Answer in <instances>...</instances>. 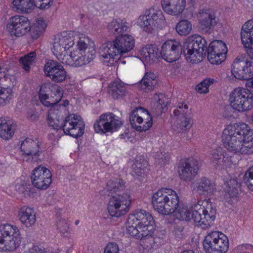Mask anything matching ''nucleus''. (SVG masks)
Segmentation results:
<instances>
[{
  "instance_id": "f257e3e1",
  "label": "nucleus",
  "mask_w": 253,
  "mask_h": 253,
  "mask_svg": "<svg viewBox=\"0 0 253 253\" xmlns=\"http://www.w3.org/2000/svg\"><path fill=\"white\" fill-rule=\"evenodd\" d=\"M222 140L225 148L233 153H253V130L247 124L227 126L223 130Z\"/></svg>"
},
{
  "instance_id": "f03ea898",
  "label": "nucleus",
  "mask_w": 253,
  "mask_h": 253,
  "mask_svg": "<svg viewBox=\"0 0 253 253\" xmlns=\"http://www.w3.org/2000/svg\"><path fill=\"white\" fill-rule=\"evenodd\" d=\"M47 122L54 129L63 128L65 134L75 138L82 136L84 133L85 125L81 116L70 114L63 120L58 109H56L55 107L51 108L48 111Z\"/></svg>"
},
{
  "instance_id": "7ed1b4c3",
  "label": "nucleus",
  "mask_w": 253,
  "mask_h": 253,
  "mask_svg": "<svg viewBox=\"0 0 253 253\" xmlns=\"http://www.w3.org/2000/svg\"><path fill=\"white\" fill-rule=\"evenodd\" d=\"M134 40L128 34L119 36L112 42L103 43L99 48V54L104 62H109L119 59L134 46Z\"/></svg>"
},
{
  "instance_id": "20e7f679",
  "label": "nucleus",
  "mask_w": 253,
  "mask_h": 253,
  "mask_svg": "<svg viewBox=\"0 0 253 253\" xmlns=\"http://www.w3.org/2000/svg\"><path fill=\"white\" fill-rule=\"evenodd\" d=\"M152 202L155 210L163 215H169L177 209L179 197L171 189L162 188L153 194Z\"/></svg>"
},
{
  "instance_id": "39448f33",
  "label": "nucleus",
  "mask_w": 253,
  "mask_h": 253,
  "mask_svg": "<svg viewBox=\"0 0 253 253\" xmlns=\"http://www.w3.org/2000/svg\"><path fill=\"white\" fill-rule=\"evenodd\" d=\"M206 41L199 35H193L183 43L182 52L186 61L192 64L202 61L206 56Z\"/></svg>"
},
{
  "instance_id": "423d86ee",
  "label": "nucleus",
  "mask_w": 253,
  "mask_h": 253,
  "mask_svg": "<svg viewBox=\"0 0 253 253\" xmlns=\"http://www.w3.org/2000/svg\"><path fill=\"white\" fill-rule=\"evenodd\" d=\"M20 232L15 225L10 224L0 225V251L13 252L21 243Z\"/></svg>"
},
{
  "instance_id": "0eeeda50",
  "label": "nucleus",
  "mask_w": 253,
  "mask_h": 253,
  "mask_svg": "<svg viewBox=\"0 0 253 253\" xmlns=\"http://www.w3.org/2000/svg\"><path fill=\"white\" fill-rule=\"evenodd\" d=\"M74 44L73 38L66 33H63L55 37L52 50L59 61L68 65L71 59V51L70 54H68L67 51Z\"/></svg>"
},
{
  "instance_id": "6e6552de",
  "label": "nucleus",
  "mask_w": 253,
  "mask_h": 253,
  "mask_svg": "<svg viewBox=\"0 0 253 253\" xmlns=\"http://www.w3.org/2000/svg\"><path fill=\"white\" fill-rule=\"evenodd\" d=\"M229 101L234 110L248 111L253 107V95L247 88L237 87L230 93Z\"/></svg>"
},
{
  "instance_id": "1a4fd4ad",
  "label": "nucleus",
  "mask_w": 253,
  "mask_h": 253,
  "mask_svg": "<svg viewBox=\"0 0 253 253\" xmlns=\"http://www.w3.org/2000/svg\"><path fill=\"white\" fill-rule=\"evenodd\" d=\"M203 247L207 253H226L229 249V240L223 233L213 231L205 237Z\"/></svg>"
},
{
  "instance_id": "9d476101",
  "label": "nucleus",
  "mask_w": 253,
  "mask_h": 253,
  "mask_svg": "<svg viewBox=\"0 0 253 253\" xmlns=\"http://www.w3.org/2000/svg\"><path fill=\"white\" fill-rule=\"evenodd\" d=\"M201 201H198L192 205L191 218L197 223L198 226L203 229L211 226L215 217L216 210L213 208L205 209L202 207Z\"/></svg>"
},
{
  "instance_id": "9b49d317",
  "label": "nucleus",
  "mask_w": 253,
  "mask_h": 253,
  "mask_svg": "<svg viewBox=\"0 0 253 253\" xmlns=\"http://www.w3.org/2000/svg\"><path fill=\"white\" fill-rule=\"evenodd\" d=\"M62 88L58 84L45 83L42 84L39 91V98L42 104L46 107H54L61 100ZM58 105L55 106L58 107Z\"/></svg>"
},
{
  "instance_id": "f8f14e48",
  "label": "nucleus",
  "mask_w": 253,
  "mask_h": 253,
  "mask_svg": "<svg viewBox=\"0 0 253 253\" xmlns=\"http://www.w3.org/2000/svg\"><path fill=\"white\" fill-rule=\"evenodd\" d=\"M131 198L129 194L123 193L111 197L108 205V211L112 216H121L129 210Z\"/></svg>"
},
{
  "instance_id": "ddd939ff",
  "label": "nucleus",
  "mask_w": 253,
  "mask_h": 253,
  "mask_svg": "<svg viewBox=\"0 0 253 253\" xmlns=\"http://www.w3.org/2000/svg\"><path fill=\"white\" fill-rule=\"evenodd\" d=\"M164 21L165 18L161 10L150 8L146 10L144 15L139 17L138 23L144 31L150 32Z\"/></svg>"
},
{
  "instance_id": "4468645a",
  "label": "nucleus",
  "mask_w": 253,
  "mask_h": 253,
  "mask_svg": "<svg viewBox=\"0 0 253 253\" xmlns=\"http://www.w3.org/2000/svg\"><path fill=\"white\" fill-rule=\"evenodd\" d=\"M122 125V122L118 117L109 113L101 115L94 124V128L96 132L105 133L116 131Z\"/></svg>"
},
{
  "instance_id": "2eb2a0df",
  "label": "nucleus",
  "mask_w": 253,
  "mask_h": 253,
  "mask_svg": "<svg viewBox=\"0 0 253 253\" xmlns=\"http://www.w3.org/2000/svg\"><path fill=\"white\" fill-rule=\"evenodd\" d=\"M131 125L140 131L148 130L152 126V118L144 108L138 107L134 109L130 116Z\"/></svg>"
},
{
  "instance_id": "dca6fc26",
  "label": "nucleus",
  "mask_w": 253,
  "mask_h": 253,
  "mask_svg": "<svg viewBox=\"0 0 253 253\" xmlns=\"http://www.w3.org/2000/svg\"><path fill=\"white\" fill-rule=\"evenodd\" d=\"M20 151L23 161L31 163H38L40 160V147L37 140L27 138L21 144Z\"/></svg>"
},
{
  "instance_id": "f3484780",
  "label": "nucleus",
  "mask_w": 253,
  "mask_h": 253,
  "mask_svg": "<svg viewBox=\"0 0 253 253\" xmlns=\"http://www.w3.org/2000/svg\"><path fill=\"white\" fill-rule=\"evenodd\" d=\"M43 71L45 75L55 83H62L67 79V73L66 70L55 60H47L43 66Z\"/></svg>"
},
{
  "instance_id": "a211bd4d",
  "label": "nucleus",
  "mask_w": 253,
  "mask_h": 253,
  "mask_svg": "<svg viewBox=\"0 0 253 253\" xmlns=\"http://www.w3.org/2000/svg\"><path fill=\"white\" fill-rule=\"evenodd\" d=\"M50 171L41 166L35 169L32 173L31 179L33 185L39 189H46L52 181Z\"/></svg>"
},
{
  "instance_id": "6ab92c4d",
  "label": "nucleus",
  "mask_w": 253,
  "mask_h": 253,
  "mask_svg": "<svg viewBox=\"0 0 253 253\" xmlns=\"http://www.w3.org/2000/svg\"><path fill=\"white\" fill-rule=\"evenodd\" d=\"M227 48L224 42L221 41L211 42L208 50V58L212 64H219L225 59Z\"/></svg>"
},
{
  "instance_id": "aec40b11",
  "label": "nucleus",
  "mask_w": 253,
  "mask_h": 253,
  "mask_svg": "<svg viewBox=\"0 0 253 253\" xmlns=\"http://www.w3.org/2000/svg\"><path fill=\"white\" fill-rule=\"evenodd\" d=\"M182 46L175 40L166 41L162 46L161 54L163 58L169 62L178 60L182 52Z\"/></svg>"
},
{
  "instance_id": "412c9836",
  "label": "nucleus",
  "mask_w": 253,
  "mask_h": 253,
  "mask_svg": "<svg viewBox=\"0 0 253 253\" xmlns=\"http://www.w3.org/2000/svg\"><path fill=\"white\" fill-rule=\"evenodd\" d=\"M7 29L11 35L20 37L30 31V23L27 18L16 15L10 19Z\"/></svg>"
},
{
  "instance_id": "4be33fe9",
  "label": "nucleus",
  "mask_w": 253,
  "mask_h": 253,
  "mask_svg": "<svg viewBox=\"0 0 253 253\" xmlns=\"http://www.w3.org/2000/svg\"><path fill=\"white\" fill-rule=\"evenodd\" d=\"M198 162L194 159H189L181 163L179 167V175L185 181H190L195 177L199 169Z\"/></svg>"
},
{
  "instance_id": "5701e85b",
  "label": "nucleus",
  "mask_w": 253,
  "mask_h": 253,
  "mask_svg": "<svg viewBox=\"0 0 253 253\" xmlns=\"http://www.w3.org/2000/svg\"><path fill=\"white\" fill-rule=\"evenodd\" d=\"M251 66L250 61L244 58H237L232 64V74L238 79L246 80L250 77Z\"/></svg>"
},
{
  "instance_id": "b1692460",
  "label": "nucleus",
  "mask_w": 253,
  "mask_h": 253,
  "mask_svg": "<svg viewBox=\"0 0 253 253\" xmlns=\"http://www.w3.org/2000/svg\"><path fill=\"white\" fill-rule=\"evenodd\" d=\"M96 50L81 51L78 50L71 51V59L69 66L78 67L89 63L95 57Z\"/></svg>"
},
{
  "instance_id": "393cba45",
  "label": "nucleus",
  "mask_w": 253,
  "mask_h": 253,
  "mask_svg": "<svg viewBox=\"0 0 253 253\" xmlns=\"http://www.w3.org/2000/svg\"><path fill=\"white\" fill-rule=\"evenodd\" d=\"M163 9L169 14L178 15L185 8L186 0H161Z\"/></svg>"
},
{
  "instance_id": "a878e982",
  "label": "nucleus",
  "mask_w": 253,
  "mask_h": 253,
  "mask_svg": "<svg viewBox=\"0 0 253 253\" xmlns=\"http://www.w3.org/2000/svg\"><path fill=\"white\" fill-rule=\"evenodd\" d=\"M18 217L22 224L28 228L33 225L36 221V213L33 208L24 206L18 211Z\"/></svg>"
},
{
  "instance_id": "bb28decb",
  "label": "nucleus",
  "mask_w": 253,
  "mask_h": 253,
  "mask_svg": "<svg viewBox=\"0 0 253 253\" xmlns=\"http://www.w3.org/2000/svg\"><path fill=\"white\" fill-rule=\"evenodd\" d=\"M215 189L214 183L208 178L202 177L197 181L193 190L200 195H211Z\"/></svg>"
},
{
  "instance_id": "cd10ccee",
  "label": "nucleus",
  "mask_w": 253,
  "mask_h": 253,
  "mask_svg": "<svg viewBox=\"0 0 253 253\" xmlns=\"http://www.w3.org/2000/svg\"><path fill=\"white\" fill-rule=\"evenodd\" d=\"M139 52L140 59L148 64L154 63L159 57V49L154 45H147L142 47Z\"/></svg>"
},
{
  "instance_id": "c85d7f7f",
  "label": "nucleus",
  "mask_w": 253,
  "mask_h": 253,
  "mask_svg": "<svg viewBox=\"0 0 253 253\" xmlns=\"http://www.w3.org/2000/svg\"><path fill=\"white\" fill-rule=\"evenodd\" d=\"M3 80L6 81L8 84L6 87H0V105H3L9 102L13 96V91L11 86H13L14 77L12 76H5Z\"/></svg>"
},
{
  "instance_id": "c756f323",
  "label": "nucleus",
  "mask_w": 253,
  "mask_h": 253,
  "mask_svg": "<svg viewBox=\"0 0 253 253\" xmlns=\"http://www.w3.org/2000/svg\"><path fill=\"white\" fill-rule=\"evenodd\" d=\"M128 29L127 23L120 19H113L107 25L108 31L115 35L124 36V32H126Z\"/></svg>"
},
{
  "instance_id": "7c9ffc66",
  "label": "nucleus",
  "mask_w": 253,
  "mask_h": 253,
  "mask_svg": "<svg viewBox=\"0 0 253 253\" xmlns=\"http://www.w3.org/2000/svg\"><path fill=\"white\" fill-rule=\"evenodd\" d=\"M156 75L152 72H146L138 84L139 87L145 92L153 90L157 84Z\"/></svg>"
},
{
  "instance_id": "2f4dec72",
  "label": "nucleus",
  "mask_w": 253,
  "mask_h": 253,
  "mask_svg": "<svg viewBox=\"0 0 253 253\" xmlns=\"http://www.w3.org/2000/svg\"><path fill=\"white\" fill-rule=\"evenodd\" d=\"M241 38L244 46L253 43V21H248L241 30Z\"/></svg>"
},
{
  "instance_id": "473e14b6",
  "label": "nucleus",
  "mask_w": 253,
  "mask_h": 253,
  "mask_svg": "<svg viewBox=\"0 0 253 253\" xmlns=\"http://www.w3.org/2000/svg\"><path fill=\"white\" fill-rule=\"evenodd\" d=\"M129 216L131 217L138 225L154 224V221L152 215L145 210H137L134 213L130 214Z\"/></svg>"
},
{
  "instance_id": "72a5a7b5",
  "label": "nucleus",
  "mask_w": 253,
  "mask_h": 253,
  "mask_svg": "<svg viewBox=\"0 0 253 253\" xmlns=\"http://www.w3.org/2000/svg\"><path fill=\"white\" fill-rule=\"evenodd\" d=\"M15 127L9 121L0 119V137L4 140L12 138L15 132Z\"/></svg>"
},
{
  "instance_id": "f704fd0d",
  "label": "nucleus",
  "mask_w": 253,
  "mask_h": 253,
  "mask_svg": "<svg viewBox=\"0 0 253 253\" xmlns=\"http://www.w3.org/2000/svg\"><path fill=\"white\" fill-rule=\"evenodd\" d=\"M200 27L202 30L208 32L213 25L214 20L212 15L207 11L200 10L197 15Z\"/></svg>"
},
{
  "instance_id": "c9c22d12",
  "label": "nucleus",
  "mask_w": 253,
  "mask_h": 253,
  "mask_svg": "<svg viewBox=\"0 0 253 253\" xmlns=\"http://www.w3.org/2000/svg\"><path fill=\"white\" fill-rule=\"evenodd\" d=\"M13 9L17 12H30L35 6V0H13Z\"/></svg>"
},
{
  "instance_id": "e433bc0d",
  "label": "nucleus",
  "mask_w": 253,
  "mask_h": 253,
  "mask_svg": "<svg viewBox=\"0 0 253 253\" xmlns=\"http://www.w3.org/2000/svg\"><path fill=\"white\" fill-rule=\"evenodd\" d=\"M125 188V182L121 179L116 178L108 181L104 190L105 193L109 195L113 193L121 191Z\"/></svg>"
},
{
  "instance_id": "4c0bfd02",
  "label": "nucleus",
  "mask_w": 253,
  "mask_h": 253,
  "mask_svg": "<svg viewBox=\"0 0 253 253\" xmlns=\"http://www.w3.org/2000/svg\"><path fill=\"white\" fill-rule=\"evenodd\" d=\"M77 47L75 50H78L80 52L96 50L94 42L88 37L85 36L80 37Z\"/></svg>"
},
{
  "instance_id": "58836bf2",
  "label": "nucleus",
  "mask_w": 253,
  "mask_h": 253,
  "mask_svg": "<svg viewBox=\"0 0 253 253\" xmlns=\"http://www.w3.org/2000/svg\"><path fill=\"white\" fill-rule=\"evenodd\" d=\"M126 92L125 86L122 83L114 82L109 86L108 92L115 99H117L125 95Z\"/></svg>"
},
{
  "instance_id": "ea45409f",
  "label": "nucleus",
  "mask_w": 253,
  "mask_h": 253,
  "mask_svg": "<svg viewBox=\"0 0 253 253\" xmlns=\"http://www.w3.org/2000/svg\"><path fill=\"white\" fill-rule=\"evenodd\" d=\"M154 224H144L138 225V239L141 240L151 238L154 232Z\"/></svg>"
},
{
  "instance_id": "a19ab883",
  "label": "nucleus",
  "mask_w": 253,
  "mask_h": 253,
  "mask_svg": "<svg viewBox=\"0 0 253 253\" xmlns=\"http://www.w3.org/2000/svg\"><path fill=\"white\" fill-rule=\"evenodd\" d=\"M36 58V52L32 51L21 57L19 61L22 68L26 71H29L31 66L35 62Z\"/></svg>"
},
{
  "instance_id": "79ce46f5",
  "label": "nucleus",
  "mask_w": 253,
  "mask_h": 253,
  "mask_svg": "<svg viewBox=\"0 0 253 253\" xmlns=\"http://www.w3.org/2000/svg\"><path fill=\"white\" fill-rule=\"evenodd\" d=\"M176 32L180 36H185L190 33L192 30L191 23L187 20H182L177 23L175 26Z\"/></svg>"
},
{
  "instance_id": "37998d69",
  "label": "nucleus",
  "mask_w": 253,
  "mask_h": 253,
  "mask_svg": "<svg viewBox=\"0 0 253 253\" xmlns=\"http://www.w3.org/2000/svg\"><path fill=\"white\" fill-rule=\"evenodd\" d=\"M147 165V162L144 159L136 160L132 166V174L133 176L141 175L145 172Z\"/></svg>"
},
{
  "instance_id": "c03bdc74",
  "label": "nucleus",
  "mask_w": 253,
  "mask_h": 253,
  "mask_svg": "<svg viewBox=\"0 0 253 253\" xmlns=\"http://www.w3.org/2000/svg\"><path fill=\"white\" fill-rule=\"evenodd\" d=\"M176 218L184 221H189L191 219V211L187 207L180 206L174 211Z\"/></svg>"
},
{
  "instance_id": "a18cd8bd",
  "label": "nucleus",
  "mask_w": 253,
  "mask_h": 253,
  "mask_svg": "<svg viewBox=\"0 0 253 253\" xmlns=\"http://www.w3.org/2000/svg\"><path fill=\"white\" fill-rule=\"evenodd\" d=\"M178 116L179 118L177 122V125L180 130L190 129L192 126V120L190 114L189 113H185V115L182 114Z\"/></svg>"
},
{
  "instance_id": "49530a36",
  "label": "nucleus",
  "mask_w": 253,
  "mask_h": 253,
  "mask_svg": "<svg viewBox=\"0 0 253 253\" xmlns=\"http://www.w3.org/2000/svg\"><path fill=\"white\" fill-rule=\"evenodd\" d=\"M126 226L127 233L132 236H135L138 238V224L131 217L128 216Z\"/></svg>"
},
{
  "instance_id": "de8ad7c7",
  "label": "nucleus",
  "mask_w": 253,
  "mask_h": 253,
  "mask_svg": "<svg viewBox=\"0 0 253 253\" xmlns=\"http://www.w3.org/2000/svg\"><path fill=\"white\" fill-rule=\"evenodd\" d=\"M215 80L213 79H206L196 85L195 89L200 93H207L209 92V86Z\"/></svg>"
},
{
  "instance_id": "09e8293b",
  "label": "nucleus",
  "mask_w": 253,
  "mask_h": 253,
  "mask_svg": "<svg viewBox=\"0 0 253 253\" xmlns=\"http://www.w3.org/2000/svg\"><path fill=\"white\" fill-rule=\"evenodd\" d=\"M227 185L228 188L227 189L228 193L231 197L236 196L238 193L237 188L239 187V183L235 179L230 180Z\"/></svg>"
},
{
  "instance_id": "8fccbe9b",
  "label": "nucleus",
  "mask_w": 253,
  "mask_h": 253,
  "mask_svg": "<svg viewBox=\"0 0 253 253\" xmlns=\"http://www.w3.org/2000/svg\"><path fill=\"white\" fill-rule=\"evenodd\" d=\"M154 99L158 102L162 109H164L169 103V98H167L165 95L162 93L159 94H156L154 96Z\"/></svg>"
},
{
  "instance_id": "3c124183",
  "label": "nucleus",
  "mask_w": 253,
  "mask_h": 253,
  "mask_svg": "<svg viewBox=\"0 0 253 253\" xmlns=\"http://www.w3.org/2000/svg\"><path fill=\"white\" fill-rule=\"evenodd\" d=\"M57 229L62 234L67 236L69 229V226L65 219H60L57 222Z\"/></svg>"
},
{
  "instance_id": "603ef678",
  "label": "nucleus",
  "mask_w": 253,
  "mask_h": 253,
  "mask_svg": "<svg viewBox=\"0 0 253 253\" xmlns=\"http://www.w3.org/2000/svg\"><path fill=\"white\" fill-rule=\"evenodd\" d=\"M244 177L246 184L251 190L253 191V166L246 172Z\"/></svg>"
},
{
  "instance_id": "864d4df0",
  "label": "nucleus",
  "mask_w": 253,
  "mask_h": 253,
  "mask_svg": "<svg viewBox=\"0 0 253 253\" xmlns=\"http://www.w3.org/2000/svg\"><path fill=\"white\" fill-rule=\"evenodd\" d=\"M119 248L118 245L115 242H110L107 244L104 248L103 253H119Z\"/></svg>"
},
{
  "instance_id": "5fc2aeb1",
  "label": "nucleus",
  "mask_w": 253,
  "mask_h": 253,
  "mask_svg": "<svg viewBox=\"0 0 253 253\" xmlns=\"http://www.w3.org/2000/svg\"><path fill=\"white\" fill-rule=\"evenodd\" d=\"M35 6L40 9H46L52 4V0H35Z\"/></svg>"
},
{
  "instance_id": "6e6d98bb",
  "label": "nucleus",
  "mask_w": 253,
  "mask_h": 253,
  "mask_svg": "<svg viewBox=\"0 0 253 253\" xmlns=\"http://www.w3.org/2000/svg\"><path fill=\"white\" fill-rule=\"evenodd\" d=\"M178 109L176 110H174L173 111V113L176 116H180L183 114L185 115V113H187L185 111L187 112V110L188 108V106L186 104H184L183 103H179L177 106Z\"/></svg>"
},
{
  "instance_id": "4d7b16f0",
  "label": "nucleus",
  "mask_w": 253,
  "mask_h": 253,
  "mask_svg": "<svg viewBox=\"0 0 253 253\" xmlns=\"http://www.w3.org/2000/svg\"><path fill=\"white\" fill-rule=\"evenodd\" d=\"M157 159H158L160 163L164 164L169 161L170 156L169 154L165 152H160L157 154Z\"/></svg>"
},
{
  "instance_id": "13d9d810",
  "label": "nucleus",
  "mask_w": 253,
  "mask_h": 253,
  "mask_svg": "<svg viewBox=\"0 0 253 253\" xmlns=\"http://www.w3.org/2000/svg\"><path fill=\"white\" fill-rule=\"evenodd\" d=\"M46 24L42 18H39L34 23V26L38 29L40 31L43 32L46 27Z\"/></svg>"
},
{
  "instance_id": "bf43d9fd",
  "label": "nucleus",
  "mask_w": 253,
  "mask_h": 253,
  "mask_svg": "<svg viewBox=\"0 0 253 253\" xmlns=\"http://www.w3.org/2000/svg\"><path fill=\"white\" fill-rule=\"evenodd\" d=\"M26 253H47L44 248L38 246H33L32 248H30L28 251L26 252Z\"/></svg>"
},
{
  "instance_id": "052dcab7",
  "label": "nucleus",
  "mask_w": 253,
  "mask_h": 253,
  "mask_svg": "<svg viewBox=\"0 0 253 253\" xmlns=\"http://www.w3.org/2000/svg\"><path fill=\"white\" fill-rule=\"evenodd\" d=\"M221 155V154L220 148L213 150L211 152V159L213 162H215L220 159Z\"/></svg>"
},
{
  "instance_id": "680f3d73",
  "label": "nucleus",
  "mask_w": 253,
  "mask_h": 253,
  "mask_svg": "<svg viewBox=\"0 0 253 253\" xmlns=\"http://www.w3.org/2000/svg\"><path fill=\"white\" fill-rule=\"evenodd\" d=\"M42 33V32L38 30V29L36 28L35 26H33L32 27L31 34L33 39H38Z\"/></svg>"
},
{
  "instance_id": "e2e57ef3",
  "label": "nucleus",
  "mask_w": 253,
  "mask_h": 253,
  "mask_svg": "<svg viewBox=\"0 0 253 253\" xmlns=\"http://www.w3.org/2000/svg\"><path fill=\"white\" fill-rule=\"evenodd\" d=\"M245 48V51L249 55V56L253 60V43L251 45H247V46H244Z\"/></svg>"
},
{
  "instance_id": "0e129e2a",
  "label": "nucleus",
  "mask_w": 253,
  "mask_h": 253,
  "mask_svg": "<svg viewBox=\"0 0 253 253\" xmlns=\"http://www.w3.org/2000/svg\"><path fill=\"white\" fill-rule=\"evenodd\" d=\"M246 85L250 89V90L253 92V77L250 79H246Z\"/></svg>"
},
{
  "instance_id": "69168bd1",
  "label": "nucleus",
  "mask_w": 253,
  "mask_h": 253,
  "mask_svg": "<svg viewBox=\"0 0 253 253\" xmlns=\"http://www.w3.org/2000/svg\"><path fill=\"white\" fill-rule=\"evenodd\" d=\"M28 118L31 120H36L38 116L34 111H31L28 113Z\"/></svg>"
},
{
  "instance_id": "338daca9",
  "label": "nucleus",
  "mask_w": 253,
  "mask_h": 253,
  "mask_svg": "<svg viewBox=\"0 0 253 253\" xmlns=\"http://www.w3.org/2000/svg\"><path fill=\"white\" fill-rule=\"evenodd\" d=\"M121 138L122 139H126V138H128V134L127 133H126L125 134H122L121 135Z\"/></svg>"
},
{
  "instance_id": "774afa93",
  "label": "nucleus",
  "mask_w": 253,
  "mask_h": 253,
  "mask_svg": "<svg viewBox=\"0 0 253 253\" xmlns=\"http://www.w3.org/2000/svg\"><path fill=\"white\" fill-rule=\"evenodd\" d=\"M198 1V0H190V3L191 4H194V3H196Z\"/></svg>"
}]
</instances>
